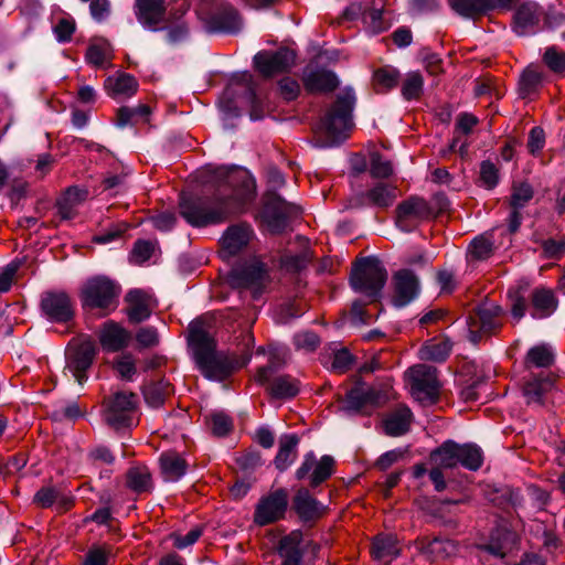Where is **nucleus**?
Masks as SVG:
<instances>
[{
	"label": "nucleus",
	"instance_id": "27",
	"mask_svg": "<svg viewBox=\"0 0 565 565\" xmlns=\"http://www.w3.org/2000/svg\"><path fill=\"white\" fill-rule=\"evenodd\" d=\"M160 468L163 479L174 482L185 475L188 463L178 452L168 451L160 456Z\"/></svg>",
	"mask_w": 565,
	"mask_h": 565
},
{
	"label": "nucleus",
	"instance_id": "50",
	"mask_svg": "<svg viewBox=\"0 0 565 565\" xmlns=\"http://www.w3.org/2000/svg\"><path fill=\"white\" fill-rule=\"evenodd\" d=\"M156 252V244L149 241H137L130 253V263L141 265L146 263Z\"/></svg>",
	"mask_w": 565,
	"mask_h": 565
},
{
	"label": "nucleus",
	"instance_id": "1",
	"mask_svg": "<svg viewBox=\"0 0 565 565\" xmlns=\"http://www.w3.org/2000/svg\"><path fill=\"white\" fill-rule=\"evenodd\" d=\"M221 184L213 201L183 199L181 215L193 226H206L225 221L242 212L254 198L255 180L245 169L218 168L215 171Z\"/></svg>",
	"mask_w": 565,
	"mask_h": 565
},
{
	"label": "nucleus",
	"instance_id": "58",
	"mask_svg": "<svg viewBox=\"0 0 565 565\" xmlns=\"http://www.w3.org/2000/svg\"><path fill=\"white\" fill-rule=\"evenodd\" d=\"M295 345L298 350L311 352L317 349L320 340L317 334L310 331L297 333L294 338Z\"/></svg>",
	"mask_w": 565,
	"mask_h": 565
},
{
	"label": "nucleus",
	"instance_id": "47",
	"mask_svg": "<svg viewBox=\"0 0 565 565\" xmlns=\"http://www.w3.org/2000/svg\"><path fill=\"white\" fill-rule=\"evenodd\" d=\"M111 47L106 41L92 43L86 52V61L94 66H104L110 58Z\"/></svg>",
	"mask_w": 565,
	"mask_h": 565
},
{
	"label": "nucleus",
	"instance_id": "61",
	"mask_svg": "<svg viewBox=\"0 0 565 565\" xmlns=\"http://www.w3.org/2000/svg\"><path fill=\"white\" fill-rule=\"evenodd\" d=\"M498 179L495 166L489 161L482 162L480 168V180L482 184L488 189H492L497 185Z\"/></svg>",
	"mask_w": 565,
	"mask_h": 565
},
{
	"label": "nucleus",
	"instance_id": "55",
	"mask_svg": "<svg viewBox=\"0 0 565 565\" xmlns=\"http://www.w3.org/2000/svg\"><path fill=\"white\" fill-rule=\"evenodd\" d=\"M370 172L374 178H388L393 173V168L390 161L384 160L377 152H373Z\"/></svg>",
	"mask_w": 565,
	"mask_h": 565
},
{
	"label": "nucleus",
	"instance_id": "9",
	"mask_svg": "<svg viewBox=\"0 0 565 565\" xmlns=\"http://www.w3.org/2000/svg\"><path fill=\"white\" fill-rule=\"evenodd\" d=\"M388 399L386 391L366 384H356L347 396L344 409L366 414Z\"/></svg>",
	"mask_w": 565,
	"mask_h": 565
},
{
	"label": "nucleus",
	"instance_id": "32",
	"mask_svg": "<svg viewBox=\"0 0 565 565\" xmlns=\"http://www.w3.org/2000/svg\"><path fill=\"white\" fill-rule=\"evenodd\" d=\"M305 85L310 92H329L337 87L338 79L330 71L317 70L306 75Z\"/></svg>",
	"mask_w": 565,
	"mask_h": 565
},
{
	"label": "nucleus",
	"instance_id": "40",
	"mask_svg": "<svg viewBox=\"0 0 565 565\" xmlns=\"http://www.w3.org/2000/svg\"><path fill=\"white\" fill-rule=\"evenodd\" d=\"M554 361V352L546 344L535 345L529 350L525 359V366L530 367H547Z\"/></svg>",
	"mask_w": 565,
	"mask_h": 565
},
{
	"label": "nucleus",
	"instance_id": "30",
	"mask_svg": "<svg viewBox=\"0 0 565 565\" xmlns=\"http://www.w3.org/2000/svg\"><path fill=\"white\" fill-rule=\"evenodd\" d=\"M243 22L237 11L233 8L224 10L211 20L210 30L215 32L235 33L242 29Z\"/></svg>",
	"mask_w": 565,
	"mask_h": 565
},
{
	"label": "nucleus",
	"instance_id": "41",
	"mask_svg": "<svg viewBox=\"0 0 565 565\" xmlns=\"http://www.w3.org/2000/svg\"><path fill=\"white\" fill-rule=\"evenodd\" d=\"M366 196L372 204L380 207H386L392 205L396 200L397 192L394 186L379 183L367 192Z\"/></svg>",
	"mask_w": 565,
	"mask_h": 565
},
{
	"label": "nucleus",
	"instance_id": "44",
	"mask_svg": "<svg viewBox=\"0 0 565 565\" xmlns=\"http://www.w3.org/2000/svg\"><path fill=\"white\" fill-rule=\"evenodd\" d=\"M451 350L449 341L428 342L419 350L422 360L443 362L447 359Z\"/></svg>",
	"mask_w": 565,
	"mask_h": 565
},
{
	"label": "nucleus",
	"instance_id": "64",
	"mask_svg": "<svg viewBox=\"0 0 565 565\" xmlns=\"http://www.w3.org/2000/svg\"><path fill=\"white\" fill-rule=\"evenodd\" d=\"M136 339L141 347L149 348L154 347L159 343V335L153 327L141 328Z\"/></svg>",
	"mask_w": 565,
	"mask_h": 565
},
{
	"label": "nucleus",
	"instance_id": "10",
	"mask_svg": "<svg viewBox=\"0 0 565 565\" xmlns=\"http://www.w3.org/2000/svg\"><path fill=\"white\" fill-rule=\"evenodd\" d=\"M502 309L494 302L480 305L469 320V340L477 344L482 335L499 328Z\"/></svg>",
	"mask_w": 565,
	"mask_h": 565
},
{
	"label": "nucleus",
	"instance_id": "45",
	"mask_svg": "<svg viewBox=\"0 0 565 565\" xmlns=\"http://www.w3.org/2000/svg\"><path fill=\"white\" fill-rule=\"evenodd\" d=\"M553 386L550 379L533 380L525 384L523 392L527 404H541L543 395Z\"/></svg>",
	"mask_w": 565,
	"mask_h": 565
},
{
	"label": "nucleus",
	"instance_id": "53",
	"mask_svg": "<svg viewBox=\"0 0 565 565\" xmlns=\"http://www.w3.org/2000/svg\"><path fill=\"white\" fill-rule=\"evenodd\" d=\"M533 198V189L529 183L515 184L511 194V206L513 210L524 207Z\"/></svg>",
	"mask_w": 565,
	"mask_h": 565
},
{
	"label": "nucleus",
	"instance_id": "21",
	"mask_svg": "<svg viewBox=\"0 0 565 565\" xmlns=\"http://www.w3.org/2000/svg\"><path fill=\"white\" fill-rule=\"evenodd\" d=\"M131 335L130 333L114 321L103 324L99 330V342L104 350L116 352L124 349Z\"/></svg>",
	"mask_w": 565,
	"mask_h": 565
},
{
	"label": "nucleus",
	"instance_id": "12",
	"mask_svg": "<svg viewBox=\"0 0 565 565\" xmlns=\"http://www.w3.org/2000/svg\"><path fill=\"white\" fill-rule=\"evenodd\" d=\"M433 216V211L427 202L420 198H411L401 203L396 210V224L405 232H411L420 222Z\"/></svg>",
	"mask_w": 565,
	"mask_h": 565
},
{
	"label": "nucleus",
	"instance_id": "48",
	"mask_svg": "<svg viewBox=\"0 0 565 565\" xmlns=\"http://www.w3.org/2000/svg\"><path fill=\"white\" fill-rule=\"evenodd\" d=\"M493 252V242L487 234L476 237L469 247V254L472 258L482 260L491 256Z\"/></svg>",
	"mask_w": 565,
	"mask_h": 565
},
{
	"label": "nucleus",
	"instance_id": "63",
	"mask_svg": "<svg viewBox=\"0 0 565 565\" xmlns=\"http://www.w3.org/2000/svg\"><path fill=\"white\" fill-rule=\"evenodd\" d=\"M309 260V257L307 253L296 254V255H285L281 258V266L285 267L287 270H300L302 269L307 262Z\"/></svg>",
	"mask_w": 565,
	"mask_h": 565
},
{
	"label": "nucleus",
	"instance_id": "14",
	"mask_svg": "<svg viewBox=\"0 0 565 565\" xmlns=\"http://www.w3.org/2000/svg\"><path fill=\"white\" fill-rule=\"evenodd\" d=\"M295 61V52L286 47L276 52L262 51L254 57L257 70L266 77L288 71Z\"/></svg>",
	"mask_w": 565,
	"mask_h": 565
},
{
	"label": "nucleus",
	"instance_id": "34",
	"mask_svg": "<svg viewBox=\"0 0 565 565\" xmlns=\"http://www.w3.org/2000/svg\"><path fill=\"white\" fill-rule=\"evenodd\" d=\"M423 553L431 561L446 559L457 552V545L447 539L435 537L422 547Z\"/></svg>",
	"mask_w": 565,
	"mask_h": 565
},
{
	"label": "nucleus",
	"instance_id": "36",
	"mask_svg": "<svg viewBox=\"0 0 565 565\" xmlns=\"http://www.w3.org/2000/svg\"><path fill=\"white\" fill-rule=\"evenodd\" d=\"M532 306L534 309L533 317L545 318L555 311L557 302L551 290L542 288L533 292Z\"/></svg>",
	"mask_w": 565,
	"mask_h": 565
},
{
	"label": "nucleus",
	"instance_id": "20",
	"mask_svg": "<svg viewBox=\"0 0 565 565\" xmlns=\"http://www.w3.org/2000/svg\"><path fill=\"white\" fill-rule=\"evenodd\" d=\"M267 275V269L257 259L248 265L236 267L232 270L231 282L237 287H253L260 285Z\"/></svg>",
	"mask_w": 565,
	"mask_h": 565
},
{
	"label": "nucleus",
	"instance_id": "49",
	"mask_svg": "<svg viewBox=\"0 0 565 565\" xmlns=\"http://www.w3.org/2000/svg\"><path fill=\"white\" fill-rule=\"evenodd\" d=\"M287 360L286 350H275L270 352L268 365L259 369L256 381L259 383H265L269 375L276 371L280 365H282Z\"/></svg>",
	"mask_w": 565,
	"mask_h": 565
},
{
	"label": "nucleus",
	"instance_id": "7",
	"mask_svg": "<svg viewBox=\"0 0 565 565\" xmlns=\"http://www.w3.org/2000/svg\"><path fill=\"white\" fill-rule=\"evenodd\" d=\"M412 396L423 404L434 403L439 393V381L435 367L417 364L406 372Z\"/></svg>",
	"mask_w": 565,
	"mask_h": 565
},
{
	"label": "nucleus",
	"instance_id": "37",
	"mask_svg": "<svg viewBox=\"0 0 565 565\" xmlns=\"http://www.w3.org/2000/svg\"><path fill=\"white\" fill-rule=\"evenodd\" d=\"M34 502L41 508L56 504L60 509H65L71 504L72 499L56 488L45 487L35 493Z\"/></svg>",
	"mask_w": 565,
	"mask_h": 565
},
{
	"label": "nucleus",
	"instance_id": "59",
	"mask_svg": "<svg viewBox=\"0 0 565 565\" xmlns=\"http://www.w3.org/2000/svg\"><path fill=\"white\" fill-rule=\"evenodd\" d=\"M542 81L541 74L534 70L523 72L520 79V90L522 95H529L540 85Z\"/></svg>",
	"mask_w": 565,
	"mask_h": 565
},
{
	"label": "nucleus",
	"instance_id": "35",
	"mask_svg": "<svg viewBox=\"0 0 565 565\" xmlns=\"http://www.w3.org/2000/svg\"><path fill=\"white\" fill-rule=\"evenodd\" d=\"M430 461L440 468H454L459 463V444L446 441L440 448L433 451Z\"/></svg>",
	"mask_w": 565,
	"mask_h": 565
},
{
	"label": "nucleus",
	"instance_id": "56",
	"mask_svg": "<svg viewBox=\"0 0 565 565\" xmlns=\"http://www.w3.org/2000/svg\"><path fill=\"white\" fill-rule=\"evenodd\" d=\"M376 85L383 89H390L397 84L398 72L391 67L377 70L373 75Z\"/></svg>",
	"mask_w": 565,
	"mask_h": 565
},
{
	"label": "nucleus",
	"instance_id": "25",
	"mask_svg": "<svg viewBox=\"0 0 565 565\" xmlns=\"http://www.w3.org/2000/svg\"><path fill=\"white\" fill-rule=\"evenodd\" d=\"M397 537L393 534H380L373 543L371 553L373 557L383 563L388 564L399 555Z\"/></svg>",
	"mask_w": 565,
	"mask_h": 565
},
{
	"label": "nucleus",
	"instance_id": "62",
	"mask_svg": "<svg viewBox=\"0 0 565 565\" xmlns=\"http://www.w3.org/2000/svg\"><path fill=\"white\" fill-rule=\"evenodd\" d=\"M201 534L202 530L200 527H194L191 531H189L184 536L180 534H172L171 537L173 540V545L179 550H183L194 544L199 540Z\"/></svg>",
	"mask_w": 565,
	"mask_h": 565
},
{
	"label": "nucleus",
	"instance_id": "38",
	"mask_svg": "<svg viewBox=\"0 0 565 565\" xmlns=\"http://www.w3.org/2000/svg\"><path fill=\"white\" fill-rule=\"evenodd\" d=\"M127 487L135 492H147L152 489L151 473L146 466H135L127 471Z\"/></svg>",
	"mask_w": 565,
	"mask_h": 565
},
{
	"label": "nucleus",
	"instance_id": "16",
	"mask_svg": "<svg viewBox=\"0 0 565 565\" xmlns=\"http://www.w3.org/2000/svg\"><path fill=\"white\" fill-rule=\"evenodd\" d=\"M296 212V207L278 195L271 194L266 199L263 209V220L271 232L285 228L287 218Z\"/></svg>",
	"mask_w": 565,
	"mask_h": 565
},
{
	"label": "nucleus",
	"instance_id": "6",
	"mask_svg": "<svg viewBox=\"0 0 565 565\" xmlns=\"http://www.w3.org/2000/svg\"><path fill=\"white\" fill-rule=\"evenodd\" d=\"M387 273L380 260L365 258L356 264L351 276L352 288L365 296L376 299L386 282Z\"/></svg>",
	"mask_w": 565,
	"mask_h": 565
},
{
	"label": "nucleus",
	"instance_id": "54",
	"mask_svg": "<svg viewBox=\"0 0 565 565\" xmlns=\"http://www.w3.org/2000/svg\"><path fill=\"white\" fill-rule=\"evenodd\" d=\"M166 394L167 387L162 384H149L143 391L146 403L153 408L163 404Z\"/></svg>",
	"mask_w": 565,
	"mask_h": 565
},
{
	"label": "nucleus",
	"instance_id": "5",
	"mask_svg": "<svg viewBox=\"0 0 565 565\" xmlns=\"http://www.w3.org/2000/svg\"><path fill=\"white\" fill-rule=\"evenodd\" d=\"M119 287L105 276H96L86 280L81 289V301L84 308L114 310L119 297Z\"/></svg>",
	"mask_w": 565,
	"mask_h": 565
},
{
	"label": "nucleus",
	"instance_id": "2",
	"mask_svg": "<svg viewBox=\"0 0 565 565\" xmlns=\"http://www.w3.org/2000/svg\"><path fill=\"white\" fill-rule=\"evenodd\" d=\"M189 345L202 374L213 381H222L236 369L248 363L250 355L239 360L215 353V344L201 321H193L189 327Z\"/></svg>",
	"mask_w": 565,
	"mask_h": 565
},
{
	"label": "nucleus",
	"instance_id": "4",
	"mask_svg": "<svg viewBox=\"0 0 565 565\" xmlns=\"http://www.w3.org/2000/svg\"><path fill=\"white\" fill-rule=\"evenodd\" d=\"M96 354V345L93 340L84 339L73 341L65 351V366L63 376L67 381H75L83 385L87 381V372Z\"/></svg>",
	"mask_w": 565,
	"mask_h": 565
},
{
	"label": "nucleus",
	"instance_id": "28",
	"mask_svg": "<svg viewBox=\"0 0 565 565\" xmlns=\"http://www.w3.org/2000/svg\"><path fill=\"white\" fill-rule=\"evenodd\" d=\"M87 191L78 188H68L57 201V211L63 220H71L76 215L78 206L86 200Z\"/></svg>",
	"mask_w": 565,
	"mask_h": 565
},
{
	"label": "nucleus",
	"instance_id": "60",
	"mask_svg": "<svg viewBox=\"0 0 565 565\" xmlns=\"http://www.w3.org/2000/svg\"><path fill=\"white\" fill-rule=\"evenodd\" d=\"M544 62L554 72H563L565 70V52H561L555 47L546 49L544 53Z\"/></svg>",
	"mask_w": 565,
	"mask_h": 565
},
{
	"label": "nucleus",
	"instance_id": "24",
	"mask_svg": "<svg viewBox=\"0 0 565 565\" xmlns=\"http://www.w3.org/2000/svg\"><path fill=\"white\" fill-rule=\"evenodd\" d=\"M105 89L114 98H128L138 89L136 78L126 73H118L107 77L105 81Z\"/></svg>",
	"mask_w": 565,
	"mask_h": 565
},
{
	"label": "nucleus",
	"instance_id": "22",
	"mask_svg": "<svg viewBox=\"0 0 565 565\" xmlns=\"http://www.w3.org/2000/svg\"><path fill=\"white\" fill-rule=\"evenodd\" d=\"M126 302L127 315L132 322L143 321L151 313L152 298L140 289L130 290L126 296Z\"/></svg>",
	"mask_w": 565,
	"mask_h": 565
},
{
	"label": "nucleus",
	"instance_id": "31",
	"mask_svg": "<svg viewBox=\"0 0 565 565\" xmlns=\"http://www.w3.org/2000/svg\"><path fill=\"white\" fill-rule=\"evenodd\" d=\"M540 20L539 7L534 2L523 3L514 15V29L518 34L524 35Z\"/></svg>",
	"mask_w": 565,
	"mask_h": 565
},
{
	"label": "nucleus",
	"instance_id": "52",
	"mask_svg": "<svg viewBox=\"0 0 565 565\" xmlns=\"http://www.w3.org/2000/svg\"><path fill=\"white\" fill-rule=\"evenodd\" d=\"M423 77L418 72H411L406 75L402 94L406 99L417 98L423 90Z\"/></svg>",
	"mask_w": 565,
	"mask_h": 565
},
{
	"label": "nucleus",
	"instance_id": "3",
	"mask_svg": "<svg viewBox=\"0 0 565 565\" xmlns=\"http://www.w3.org/2000/svg\"><path fill=\"white\" fill-rule=\"evenodd\" d=\"M354 103L355 96L351 89H345L338 95L335 103L317 128V134L322 139L321 147H333L347 139L349 130L353 127Z\"/></svg>",
	"mask_w": 565,
	"mask_h": 565
},
{
	"label": "nucleus",
	"instance_id": "17",
	"mask_svg": "<svg viewBox=\"0 0 565 565\" xmlns=\"http://www.w3.org/2000/svg\"><path fill=\"white\" fill-rule=\"evenodd\" d=\"M419 294V281L416 275L403 269L394 276V296L392 299L396 308H402L412 302Z\"/></svg>",
	"mask_w": 565,
	"mask_h": 565
},
{
	"label": "nucleus",
	"instance_id": "23",
	"mask_svg": "<svg viewBox=\"0 0 565 565\" xmlns=\"http://www.w3.org/2000/svg\"><path fill=\"white\" fill-rule=\"evenodd\" d=\"M164 0H137V19L148 30H157L162 21Z\"/></svg>",
	"mask_w": 565,
	"mask_h": 565
},
{
	"label": "nucleus",
	"instance_id": "51",
	"mask_svg": "<svg viewBox=\"0 0 565 565\" xmlns=\"http://www.w3.org/2000/svg\"><path fill=\"white\" fill-rule=\"evenodd\" d=\"M386 1L387 0H374L373 1V6L371 8H369L367 10L365 9L364 11V22L367 23L370 25V28L372 29L373 32H381L383 30V26H382V13H383V8L384 6L386 4Z\"/></svg>",
	"mask_w": 565,
	"mask_h": 565
},
{
	"label": "nucleus",
	"instance_id": "26",
	"mask_svg": "<svg viewBox=\"0 0 565 565\" xmlns=\"http://www.w3.org/2000/svg\"><path fill=\"white\" fill-rule=\"evenodd\" d=\"M413 414L411 409L401 405L385 417L384 430L390 436H401L408 431Z\"/></svg>",
	"mask_w": 565,
	"mask_h": 565
},
{
	"label": "nucleus",
	"instance_id": "8",
	"mask_svg": "<svg viewBox=\"0 0 565 565\" xmlns=\"http://www.w3.org/2000/svg\"><path fill=\"white\" fill-rule=\"evenodd\" d=\"M138 397L130 392L120 391L111 395L105 403L104 419L115 430L129 428L134 424Z\"/></svg>",
	"mask_w": 565,
	"mask_h": 565
},
{
	"label": "nucleus",
	"instance_id": "57",
	"mask_svg": "<svg viewBox=\"0 0 565 565\" xmlns=\"http://www.w3.org/2000/svg\"><path fill=\"white\" fill-rule=\"evenodd\" d=\"M211 429L216 436H225L232 429V420L224 413H214L211 415Z\"/></svg>",
	"mask_w": 565,
	"mask_h": 565
},
{
	"label": "nucleus",
	"instance_id": "46",
	"mask_svg": "<svg viewBox=\"0 0 565 565\" xmlns=\"http://www.w3.org/2000/svg\"><path fill=\"white\" fill-rule=\"evenodd\" d=\"M299 384L298 381L290 376H279L274 380L270 385V393L275 397L290 398L298 394Z\"/></svg>",
	"mask_w": 565,
	"mask_h": 565
},
{
	"label": "nucleus",
	"instance_id": "29",
	"mask_svg": "<svg viewBox=\"0 0 565 565\" xmlns=\"http://www.w3.org/2000/svg\"><path fill=\"white\" fill-rule=\"evenodd\" d=\"M295 509L299 516L303 520H312L319 518L324 507L317 501L307 489H300L294 500Z\"/></svg>",
	"mask_w": 565,
	"mask_h": 565
},
{
	"label": "nucleus",
	"instance_id": "11",
	"mask_svg": "<svg viewBox=\"0 0 565 565\" xmlns=\"http://www.w3.org/2000/svg\"><path fill=\"white\" fill-rule=\"evenodd\" d=\"M288 505V494L286 490L279 489L262 498L256 507L254 521L264 526L281 519Z\"/></svg>",
	"mask_w": 565,
	"mask_h": 565
},
{
	"label": "nucleus",
	"instance_id": "42",
	"mask_svg": "<svg viewBox=\"0 0 565 565\" xmlns=\"http://www.w3.org/2000/svg\"><path fill=\"white\" fill-rule=\"evenodd\" d=\"M483 462L482 450L475 444L459 445V463L469 470H478Z\"/></svg>",
	"mask_w": 565,
	"mask_h": 565
},
{
	"label": "nucleus",
	"instance_id": "15",
	"mask_svg": "<svg viewBox=\"0 0 565 565\" xmlns=\"http://www.w3.org/2000/svg\"><path fill=\"white\" fill-rule=\"evenodd\" d=\"M333 465L332 457L323 456L320 460H317L315 454L310 451L305 455L300 467L296 471V477L299 480L309 477L310 484L317 487L332 475Z\"/></svg>",
	"mask_w": 565,
	"mask_h": 565
},
{
	"label": "nucleus",
	"instance_id": "19",
	"mask_svg": "<svg viewBox=\"0 0 565 565\" xmlns=\"http://www.w3.org/2000/svg\"><path fill=\"white\" fill-rule=\"evenodd\" d=\"M254 232L249 225L237 224L230 226L221 238V255L230 258L243 250L252 241Z\"/></svg>",
	"mask_w": 565,
	"mask_h": 565
},
{
	"label": "nucleus",
	"instance_id": "39",
	"mask_svg": "<svg viewBox=\"0 0 565 565\" xmlns=\"http://www.w3.org/2000/svg\"><path fill=\"white\" fill-rule=\"evenodd\" d=\"M353 362L351 353L342 348L334 350L331 354L322 358L323 365L334 373H344L348 371Z\"/></svg>",
	"mask_w": 565,
	"mask_h": 565
},
{
	"label": "nucleus",
	"instance_id": "33",
	"mask_svg": "<svg viewBox=\"0 0 565 565\" xmlns=\"http://www.w3.org/2000/svg\"><path fill=\"white\" fill-rule=\"evenodd\" d=\"M298 443L299 438L295 434L286 435L280 438L279 451L275 458V465L279 470H286L294 462L297 455Z\"/></svg>",
	"mask_w": 565,
	"mask_h": 565
},
{
	"label": "nucleus",
	"instance_id": "13",
	"mask_svg": "<svg viewBox=\"0 0 565 565\" xmlns=\"http://www.w3.org/2000/svg\"><path fill=\"white\" fill-rule=\"evenodd\" d=\"M310 550L312 554H316L317 546L299 531H292L284 536L278 545L282 565H302V556Z\"/></svg>",
	"mask_w": 565,
	"mask_h": 565
},
{
	"label": "nucleus",
	"instance_id": "18",
	"mask_svg": "<svg viewBox=\"0 0 565 565\" xmlns=\"http://www.w3.org/2000/svg\"><path fill=\"white\" fill-rule=\"evenodd\" d=\"M41 308L45 317L54 322H67L74 310L70 297L64 292H49L42 297Z\"/></svg>",
	"mask_w": 565,
	"mask_h": 565
},
{
	"label": "nucleus",
	"instance_id": "43",
	"mask_svg": "<svg viewBox=\"0 0 565 565\" xmlns=\"http://www.w3.org/2000/svg\"><path fill=\"white\" fill-rule=\"evenodd\" d=\"M451 9L466 18H473L489 10L486 0H448Z\"/></svg>",
	"mask_w": 565,
	"mask_h": 565
}]
</instances>
